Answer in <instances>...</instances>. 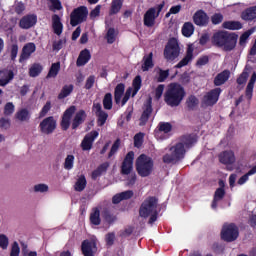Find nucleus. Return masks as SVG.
<instances>
[{"mask_svg":"<svg viewBox=\"0 0 256 256\" xmlns=\"http://www.w3.org/2000/svg\"><path fill=\"white\" fill-rule=\"evenodd\" d=\"M180 141L176 143L174 146L170 147L169 151L171 154H165L162 158L163 163L167 165L171 163H179L181 159H185V153H187L186 149H191L197 145L199 141V136L197 134H185L180 137Z\"/></svg>","mask_w":256,"mask_h":256,"instance_id":"1","label":"nucleus"},{"mask_svg":"<svg viewBox=\"0 0 256 256\" xmlns=\"http://www.w3.org/2000/svg\"><path fill=\"white\" fill-rule=\"evenodd\" d=\"M237 39H239V35L236 33L220 30L213 34L211 42L212 45L222 48L223 51H233L237 47Z\"/></svg>","mask_w":256,"mask_h":256,"instance_id":"2","label":"nucleus"},{"mask_svg":"<svg viewBox=\"0 0 256 256\" xmlns=\"http://www.w3.org/2000/svg\"><path fill=\"white\" fill-rule=\"evenodd\" d=\"M186 95L187 92L181 84L171 83L164 94V101L168 107H179Z\"/></svg>","mask_w":256,"mask_h":256,"instance_id":"3","label":"nucleus"},{"mask_svg":"<svg viewBox=\"0 0 256 256\" xmlns=\"http://www.w3.org/2000/svg\"><path fill=\"white\" fill-rule=\"evenodd\" d=\"M154 165L153 158L146 154H141L135 163L136 171L140 177H149L153 173Z\"/></svg>","mask_w":256,"mask_h":256,"instance_id":"4","label":"nucleus"},{"mask_svg":"<svg viewBox=\"0 0 256 256\" xmlns=\"http://www.w3.org/2000/svg\"><path fill=\"white\" fill-rule=\"evenodd\" d=\"M181 55V47L176 38H170L164 48V59L166 61H175Z\"/></svg>","mask_w":256,"mask_h":256,"instance_id":"5","label":"nucleus"},{"mask_svg":"<svg viewBox=\"0 0 256 256\" xmlns=\"http://www.w3.org/2000/svg\"><path fill=\"white\" fill-rule=\"evenodd\" d=\"M159 203V199L155 196H149L146 198L140 206L139 215L144 219H147L151 213H155L157 211V204Z\"/></svg>","mask_w":256,"mask_h":256,"instance_id":"6","label":"nucleus"},{"mask_svg":"<svg viewBox=\"0 0 256 256\" xmlns=\"http://www.w3.org/2000/svg\"><path fill=\"white\" fill-rule=\"evenodd\" d=\"M239 238V227L237 224L230 223L224 224L221 230V239L226 241V243H233V241H237Z\"/></svg>","mask_w":256,"mask_h":256,"instance_id":"7","label":"nucleus"},{"mask_svg":"<svg viewBox=\"0 0 256 256\" xmlns=\"http://www.w3.org/2000/svg\"><path fill=\"white\" fill-rule=\"evenodd\" d=\"M87 15H89V10H87L86 6L75 8L70 14V25L77 27V25L85 23L87 21Z\"/></svg>","mask_w":256,"mask_h":256,"instance_id":"8","label":"nucleus"},{"mask_svg":"<svg viewBox=\"0 0 256 256\" xmlns=\"http://www.w3.org/2000/svg\"><path fill=\"white\" fill-rule=\"evenodd\" d=\"M39 129L43 135H52L57 129V120H55V117L49 116L40 122Z\"/></svg>","mask_w":256,"mask_h":256,"instance_id":"9","label":"nucleus"},{"mask_svg":"<svg viewBox=\"0 0 256 256\" xmlns=\"http://www.w3.org/2000/svg\"><path fill=\"white\" fill-rule=\"evenodd\" d=\"M223 90L221 88H214L210 90L203 97V103L207 107H213V105H217V101H219V97Z\"/></svg>","mask_w":256,"mask_h":256,"instance_id":"10","label":"nucleus"},{"mask_svg":"<svg viewBox=\"0 0 256 256\" xmlns=\"http://www.w3.org/2000/svg\"><path fill=\"white\" fill-rule=\"evenodd\" d=\"M92 111L95 112V115L97 117V125L98 127H103L107 123V119H109V114L103 110V106H101V103H93Z\"/></svg>","mask_w":256,"mask_h":256,"instance_id":"11","label":"nucleus"},{"mask_svg":"<svg viewBox=\"0 0 256 256\" xmlns=\"http://www.w3.org/2000/svg\"><path fill=\"white\" fill-rule=\"evenodd\" d=\"M135 160V152L129 151L121 165V174L122 175H131L133 171V161Z\"/></svg>","mask_w":256,"mask_h":256,"instance_id":"12","label":"nucleus"},{"mask_svg":"<svg viewBox=\"0 0 256 256\" xmlns=\"http://www.w3.org/2000/svg\"><path fill=\"white\" fill-rule=\"evenodd\" d=\"M97 137H99V132L95 130L86 134L80 144L82 151H91V149H93V143H95Z\"/></svg>","mask_w":256,"mask_h":256,"instance_id":"13","label":"nucleus"},{"mask_svg":"<svg viewBox=\"0 0 256 256\" xmlns=\"http://www.w3.org/2000/svg\"><path fill=\"white\" fill-rule=\"evenodd\" d=\"M75 111H77V108L75 106H70L63 113L62 120L60 122L62 131H67L69 127H71V117H73Z\"/></svg>","mask_w":256,"mask_h":256,"instance_id":"14","label":"nucleus"},{"mask_svg":"<svg viewBox=\"0 0 256 256\" xmlns=\"http://www.w3.org/2000/svg\"><path fill=\"white\" fill-rule=\"evenodd\" d=\"M192 19L197 27H207V25H209V15H207L203 9L197 10Z\"/></svg>","mask_w":256,"mask_h":256,"instance_id":"15","label":"nucleus"},{"mask_svg":"<svg viewBox=\"0 0 256 256\" xmlns=\"http://www.w3.org/2000/svg\"><path fill=\"white\" fill-rule=\"evenodd\" d=\"M37 51V46H35V43L29 42L25 44L22 48V52L19 57V63H23L24 61H27Z\"/></svg>","mask_w":256,"mask_h":256,"instance_id":"16","label":"nucleus"},{"mask_svg":"<svg viewBox=\"0 0 256 256\" xmlns=\"http://www.w3.org/2000/svg\"><path fill=\"white\" fill-rule=\"evenodd\" d=\"M35 25H37V15L35 14H27L19 21L20 29H31V27H35Z\"/></svg>","mask_w":256,"mask_h":256,"instance_id":"17","label":"nucleus"},{"mask_svg":"<svg viewBox=\"0 0 256 256\" xmlns=\"http://www.w3.org/2000/svg\"><path fill=\"white\" fill-rule=\"evenodd\" d=\"M151 98L147 100L146 103H144L143 106V112L140 117V125H147V121H149V117H151V114L153 113V105H152Z\"/></svg>","mask_w":256,"mask_h":256,"instance_id":"18","label":"nucleus"},{"mask_svg":"<svg viewBox=\"0 0 256 256\" xmlns=\"http://www.w3.org/2000/svg\"><path fill=\"white\" fill-rule=\"evenodd\" d=\"M157 9L155 7L149 8L144 14V25L145 27H153L155 25V19L157 16Z\"/></svg>","mask_w":256,"mask_h":256,"instance_id":"19","label":"nucleus"},{"mask_svg":"<svg viewBox=\"0 0 256 256\" xmlns=\"http://www.w3.org/2000/svg\"><path fill=\"white\" fill-rule=\"evenodd\" d=\"M230 77H231V71L224 70L215 76L213 83L215 87H221V85H225V83L229 81Z\"/></svg>","mask_w":256,"mask_h":256,"instance_id":"20","label":"nucleus"},{"mask_svg":"<svg viewBox=\"0 0 256 256\" xmlns=\"http://www.w3.org/2000/svg\"><path fill=\"white\" fill-rule=\"evenodd\" d=\"M91 61V51L89 49L85 48L82 50L76 60L77 67H84V65H87Z\"/></svg>","mask_w":256,"mask_h":256,"instance_id":"21","label":"nucleus"},{"mask_svg":"<svg viewBox=\"0 0 256 256\" xmlns=\"http://www.w3.org/2000/svg\"><path fill=\"white\" fill-rule=\"evenodd\" d=\"M133 195V190H126L124 192L115 194L112 198V203L114 205H119L121 201H127L129 199H132Z\"/></svg>","mask_w":256,"mask_h":256,"instance_id":"22","label":"nucleus"},{"mask_svg":"<svg viewBox=\"0 0 256 256\" xmlns=\"http://www.w3.org/2000/svg\"><path fill=\"white\" fill-rule=\"evenodd\" d=\"M85 119H87V113L85 110H79L72 120V129H78L80 125L85 123Z\"/></svg>","mask_w":256,"mask_h":256,"instance_id":"23","label":"nucleus"},{"mask_svg":"<svg viewBox=\"0 0 256 256\" xmlns=\"http://www.w3.org/2000/svg\"><path fill=\"white\" fill-rule=\"evenodd\" d=\"M193 47L192 46H188L187 50H186V55L184 56V58L175 66L176 69H181L183 67H187L188 63H191V61H193L194 56H193Z\"/></svg>","mask_w":256,"mask_h":256,"instance_id":"24","label":"nucleus"},{"mask_svg":"<svg viewBox=\"0 0 256 256\" xmlns=\"http://www.w3.org/2000/svg\"><path fill=\"white\" fill-rule=\"evenodd\" d=\"M219 161L223 165H233L235 163V153L233 151H224L219 155Z\"/></svg>","mask_w":256,"mask_h":256,"instance_id":"25","label":"nucleus"},{"mask_svg":"<svg viewBox=\"0 0 256 256\" xmlns=\"http://www.w3.org/2000/svg\"><path fill=\"white\" fill-rule=\"evenodd\" d=\"M15 74L13 70H3L0 72V87H5L9 82L13 81Z\"/></svg>","mask_w":256,"mask_h":256,"instance_id":"26","label":"nucleus"},{"mask_svg":"<svg viewBox=\"0 0 256 256\" xmlns=\"http://www.w3.org/2000/svg\"><path fill=\"white\" fill-rule=\"evenodd\" d=\"M243 21H254L256 19V6L248 7L241 13Z\"/></svg>","mask_w":256,"mask_h":256,"instance_id":"27","label":"nucleus"},{"mask_svg":"<svg viewBox=\"0 0 256 256\" xmlns=\"http://www.w3.org/2000/svg\"><path fill=\"white\" fill-rule=\"evenodd\" d=\"M52 28L55 35H61L63 33V23L61 22V17L57 14L52 16Z\"/></svg>","mask_w":256,"mask_h":256,"instance_id":"28","label":"nucleus"},{"mask_svg":"<svg viewBox=\"0 0 256 256\" xmlns=\"http://www.w3.org/2000/svg\"><path fill=\"white\" fill-rule=\"evenodd\" d=\"M155 67V63H153V52H150L148 55L143 57V64L141 66L142 71H149V69H153Z\"/></svg>","mask_w":256,"mask_h":256,"instance_id":"29","label":"nucleus"},{"mask_svg":"<svg viewBox=\"0 0 256 256\" xmlns=\"http://www.w3.org/2000/svg\"><path fill=\"white\" fill-rule=\"evenodd\" d=\"M255 82H256V72H253L245 91V95L249 100L253 99V89L255 87Z\"/></svg>","mask_w":256,"mask_h":256,"instance_id":"30","label":"nucleus"},{"mask_svg":"<svg viewBox=\"0 0 256 256\" xmlns=\"http://www.w3.org/2000/svg\"><path fill=\"white\" fill-rule=\"evenodd\" d=\"M125 93V84L119 83L114 89V101L117 105L121 103V98Z\"/></svg>","mask_w":256,"mask_h":256,"instance_id":"31","label":"nucleus"},{"mask_svg":"<svg viewBox=\"0 0 256 256\" xmlns=\"http://www.w3.org/2000/svg\"><path fill=\"white\" fill-rule=\"evenodd\" d=\"M6 53L10 56V61L15 62L17 60V55L19 54V45L17 42L9 45L6 49Z\"/></svg>","mask_w":256,"mask_h":256,"instance_id":"32","label":"nucleus"},{"mask_svg":"<svg viewBox=\"0 0 256 256\" xmlns=\"http://www.w3.org/2000/svg\"><path fill=\"white\" fill-rule=\"evenodd\" d=\"M90 223L91 225H101V210L99 208H93L90 213Z\"/></svg>","mask_w":256,"mask_h":256,"instance_id":"33","label":"nucleus"},{"mask_svg":"<svg viewBox=\"0 0 256 256\" xmlns=\"http://www.w3.org/2000/svg\"><path fill=\"white\" fill-rule=\"evenodd\" d=\"M222 27L229 31H239V29H243V24L239 21H225L223 22Z\"/></svg>","mask_w":256,"mask_h":256,"instance_id":"34","label":"nucleus"},{"mask_svg":"<svg viewBox=\"0 0 256 256\" xmlns=\"http://www.w3.org/2000/svg\"><path fill=\"white\" fill-rule=\"evenodd\" d=\"M123 9V0H112L109 15H117Z\"/></svg>","mask_w":256,"mask_h":256,"instance_id":"35","label":"nucleus"},{"mask_svg":"<svg viewBox=\"0 0 256 256\" xmlns=\"http://www.w3.org/2000/svg\"><path fill=\"white\" fill-rule=\"evenodd\" d=\"M73 89H75V86L73 84L70 85H64L58 94V99L61 101L63 99H66V97H69L71 93H73Z\"/></svg>","mask_w":256,"mask_h":256,"instance_id":"36","label":"nucleus"},{"mask_svg":"<svg viewBox=\"0 0 256 256\" xmlns=\"http://www.w3.org/2000/svg\"><path fill=\"white\" fill-rule=\"evenodd\" d=\"M15 118L18 121L22 122L29 121V119H31V113H29V110H27V108H22L18 112H16Z\"/></svg>","mask_w":256,"mask_h":256,"instance_id":"37","label":"nucleus"},{"mask_svg":"<svg viewBox=\"0 0 256 256\" xmlns=\"http://www.w3.org/2000/svg\"><path fill=\"white\" fill-rule=\"evenodd\" d=\"M85 187H87V178H85V175H80L79 178L77 179L74 189L75 191H78L81 193V191H85Z\"/></svg>","mask_w":256,"mask_h":256,"instance_id":"38","label":"nucleus"},{"mask_svg":"<svg viewBox=\"0 0 256 256\" xmlns=\"http://www.w3.org/2000/svg\"><path fill=\"white\" fill-rule=\"evenodd\" d=\"M256 31V28L255 27H252L250 28L249 30L245 31L241 36H240V39H239V45L241 47H245V45H247V41L249 39V37H251V35H253V33H255Z\"/></svg>","mask_w":256,"mask_h":256,"instance_id":"39","label":"nucleus"},{"mask_svg":"<svg viewBox=\"0 0 256 256\" xmlns=\"http://www.w3.org/2000/svg\"><path fill=\"white\" fill-rule=\"evenodd\" d=\"M142 85H143V80L141 78V75H137L132 81V86H133L132 97H135V95L139 93Z\"/></svg>","mask_w":256,"mask_h":256,"instance_id":"40","label":"nucleus"},{"mask_svg":"<svg viewBox=\"0 0 256 256\" xmlns=\"http://www.w3.org/2000/svg\"><path fill=\"white\" fill-rule=\"evenodd\" d=\"M102 103L106 111H111L113 109V94H111L110 92L106 93L104 95Z\"/></svg>","mask_w":256,"mask_h":256,"instance_id":"41","label":"nucleus"},{"mask_svg":"<svg viewBox=\"0 0 256 256\" xmlns=\"http://www.w3.org/2000/svg\"><path fill=\"white\" fill-rule=\"evenodd\" d=\"M195 33V26L191 22H186L182 26V35L184 37H191Z\"/></svg>","mask_w":256,"mask_h":256,"instance_id":"42","label":"nucleus"},{"mask_svg":"<svg viewBox=\"0 0 256 256\" xmlns=\"http://www.w3.org/2000/svg\"><path fill=\"white\" fill-rule=\"evenodd\" d=\"M59 71H61V62L52 63L49 72L47 74V79L55 78L59 75Z\"/></svg>","mask_w":256,"mask_h":256,"instance_id":"43","label":"nucleus"},{"mask_svg":"<svg viewBox=\"0 0 256 256\" xmlns=\"http://www.w3.org/2000/svg\"><path fill=\"white\" fill-rule=\"evenodd\" d=\"M188 111H195V107L199 105V99L195 95H190L186 100Z\"/></svg>","mask_w":256,"mask_h":256,"instance_id":"44","label":"nucleus"},{"mask_svg":"<svg viewBox=\"0 0 256 256\" xmlns=\"http://www.w3.org/2000/svg\"><path fill=\"white\" fill-rule=\"evenodd\" d=\"M81 249H82V253L84 256H94L93 248H92L91 242H89V240H84L82 242Z\"/></svg>","mask_w":256,"mask_h":256,"instance_id":"45","label":"nucleus"},{"mask_svg":"<svg viewBox=\"0 0 256 256\" xmlns=\"http://www.w3.org/2000/svg\"><path fill=\"white\" fill-rule=\"evenodd\" d=\"M43 71V66L39 63H34L29 69V75L31 77H39Z\"/></svg>","mask_w":256,"mask_h":256,"instance_id":"46","label":"nucleus"},{"mask_svg":"<svg viewBox=\"0 0 256 256\" xmlns=\"http://www.w3.org/2000/svg\"><path fill=\"white\" fill-rule=\"evenodd\" d=\"M168 78H169V70H163L159 68L156 76L157 83H165V81H167Z\"/></svg>","mask_w":256,"mask_h":256,"instance_id":"47","label":"nucleus"},{"mask_svg":"<svg viewBox=\"0 0 256 256\" xmlns=\"http://www.w3.org/2000/svg\"><path fill=\"white\" fill-rule=\"evenodd\" d=\"M247 79H249V68L246 66L243 72L237 78L236 83L238 85H245L247 83Z\"/></svg>","mask_w":256,"mask_h":256,"instance_id":"48","label":"nucleus"},{"mask_svg":"<svg viewBox=\"0 0 256 256\" xmlns=\"http://www.w3.org/2000/svg\"><path fill=\"white\" fill-rule=\"evenodd\" d=\"M74 163L75 156H73L72 154L67 155L64 161V169H66L67 171H71V169H73Z\"/></svg>","mask_w":256,"mask_h":256,"instance_id":"49","label":"nucleus"},{"mask_svg":"<svg viewBox=\"0 0 256 256\" xmlns=\"http://www.w3.org/2000/svg\"><path fill=\"white\" fill-rule=\"evenodd\" d=\"M158 129L162 133H171V131L173 130V125H171V123L169 122H160L158 125Z\"/></svg>","mask_w":256,"mask_h":256,"instance_id":"50","label":"nucleus"},{"mask_svg":"<svg viewBox=\"0 0 256 256\" xmlns=\"http://www.w3.org/2000/svg\"><path fill=\"white\" fill-rule=\"evenodd\" d=\"M104 220L106 221V223H109V225H111L112 223H115V221H117V216L111 213V211L106 210L104 211Z\"/></svg>","mask_w":256,"mask_h":256,"instance_id":"51","label":"nucleus"},{"mask_svg":"<svg viewBox=\"0 0 256 256\" xmlns=\"http://www.w3.org/2000/svg\"><path fill=\"white\" fill-rule=\"evenodd\" d=\"M121 146V140L120 139H116L115 142L113 143L110 152L108 154V159H111L112 156L115 155V153H117V151H119V147Z\"/></svg>","mask_w":256,"mask_h":256,"instance_id":"52","label":"nucleus"},{"mask_svg":"<svg viewBox=\"0 0 256 256\" xmlns=\"http://www.w3.org/2000/svg\"><path fill=\"white\" fill-rule=\"evenodd\" d=\"M143 137H145V134H143V132L135 134L134 147H137V149H139V147H141V145H143Z\"/></svg>","mask_w":256,"mask_h":256,"instance_id":"53","label":"nucleus"},{"mask_svg":"<svg viewBox=\"0 0 256 256\" xmlns=\"http://www.w3.org/2000/svg\"><path fill=\"white\" fill-rule=\"evenodd\" d=\"M11 128V120L9 118L2 117L0 118V129L7 131Z\"/></svg>","mask_w":256,"mask_h":256,"instance_id":"54","label":"nucleus"},{"mask_svg":"<svg viewBox=\"0 0 256 256\" xmlns=\"http://www.w3.org/2000/svg\"><path fill=\"white\" fill-rule=\"evenodd\" d=\"M50 3H51L50 11H61V9H63L61 0H50Z\"/></svg>","mask_w":256,"mask_h":256,"instance_id":"55","label":"nucleus"},{"mask_svg":"<svg viewBox=\"0 0 256 256\" xmlns=\"http://www.w3.org/2000/svg\"><path fill=\"white\" fill-rule=\"evenodd\" d=\"M15 113V105H13V102L6 103L4 107V115L9 116L13 115Z\"/></svg>","mask_w":256,"mask_h":256,"instance_id":"56","label":"nucleus"},{"mask_svg":"<svg viewBox=\"0 0 256 256\" xmlns=\"http://www.w3.org/2000/svg\"><path fill=\"white\" fill-rule=\"evenodd\" d=\"M107 43L110 45L115 43V28H109L106 34Z\"/></svg>","mask_w":256,"mask_h":256,"instance_id":"57","label":"nucleus"},{"mask_svg":"<svg viewBox=\"0 0 256 256\" xmlns=\"http://www.w3.org/2000/svg\"><path fill=\"white\" fill-rule=\"evenodd\" d=\"M211 22L212 25H219L220 23H223V14L215 13L214 15H212Z\"/></svg>","mask_w":256,"mask_h":256,"instance_id":"58","label":"nucleus"},{"mask_svg":"<svg viewBox=\"0 0 256 256\" xmlns=\"http://www.w3.org/2000/svg\"><path fill=\"white\" fill-rule=\"evenodd\" d=\"M224 197H225V188H217L214 193L215 201H222Z\"/></svg>","mask_w":256,"mask_h":256,"instance_id":"59","label":"nucleus"},{"mask_svg":"<svg viewBox=\"0 0 256 256\" xmlns=\"http://www.w3.org/2000/svg\"><path fill=\"white\" fill-rule=\"evenodd\" d=\"M115 243V232H110L106 234V245L108 247H113Z\"/></svg>","mask_w":256,"mask_h":256,"instance_id":"60","label":"nucleus"},{"mask_svg":"<svg viewBox=\"0 0 256 256\" xmlns=\"http://www.w3.org/2000/svg\"><path fill=\"white\" fill-rule=\"evenodd\" d=\"M93 85H95V75H90L86 79V83L84 87L89 91V89H93Z\"/></svg>","mask_w":256,"mask_h":256,"instance_id":"61","label":"nucleus"},{"mask_svg":"<svg viewBox=\"0 0 256 256\" xmlns=\"http://www.w3.org/2000/svg\"><path fill=\"white\" fill-rule=\"evenodd\" d=\"M209 63V56L204 55L200 58H198L196 62V67H203Z\"/></svg>","mask_w":256,"mask_h":256,"instance_id":"62","label":"nucleus"},{"mask_svg":"<svg viewBox=\"0 0 256 256\" xmlns=\"http://www.w3.org/2000/svg\"><path fill=\"white\" fill-rule=\"evenodd\" d=\"M19 253H21V248L19 247V243L14 242L12 244L10 256H19Z\"/></svg>","mask_w":256,"mask_h":256,"instance_id":"63","label":"nucleus"},{"mask_svg":"<svg viewBox=\"0 0 256 256\" xmlns=\"http://www.w3.org/2000/svg\"><path fill=\"white\" fill-rule=\"evenodd\" d=\"M51 111V101H47L46 104L43 106L42 110L40 111L39 116L45 117Z\"/></svg>","mask_w":256,"mask_h":256,"instance_id":"64","label":"nucleus"}]
</instances>
